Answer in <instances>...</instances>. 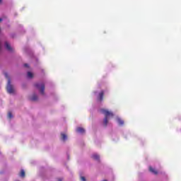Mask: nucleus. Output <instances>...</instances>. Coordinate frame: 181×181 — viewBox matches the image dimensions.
<instances>
[{
    "label": "nucleus",
    "instance_id": "obj_1",
    "mask_svg": "<svg viewBox=\"0 0 181 181\" xmlns=\"http://www.w3.org/2000/svg\"><path fill=\"white\" fill-rule=\"evenodd\" d=\"M100 112L105 115L103 124L105 127H107V125H108V117H114V114L105 109H101Z\"/></svg>",
    "mask_w": 181,
    "mask_h": 181
},
{
    "label": "nucleus",
    "instance_id": "obj_2",
    "mask_svg": "<svg viewBox=\"0 0 181 181\" xmlns=\"http://www.w3.org/2000/svg\"><path fill=\"white\" fill-rule=\"evenodd\" d=\"M4 76L6 78L8 79V83L6 86V90L8 93L9 94H13V93H15V90L13 89V86H12V84H11V78H9V75L6 72L4 73Z\"/></svg>",
    "mask_w": 181,
    "mask_h": 181
},
{
    "label": "nucleus",
    "instance_id": "obj_3",
    "mask_svg": "<svg viewBox=\"0 0 181 181\" xmlns=\"http://www.w3.org/2000/svg\"><path fill=\"white\" fill-rule=\"evenodd\" d=\"M35 87L40 90L42 95H45V83H35Z\"/></svg>",
    "mask_w": 181,
    "mask_h": 181
},
{
    "label": "nucleus",
    "instance_id": "obj_4",
    "mask_svg": "<svg viewBox=\"0 0 181 181\" xmlns=\"http://www.w3.org/2000/svg\"><path fill=\"white\" fill-rule=\"evenodd\" d=\"M104 100V90H101L98 95V101L101 103Z\"/></svg>",
    "mask_w": 181,
    "mask_h": 181
},
{
    "label": "nucleus",
    "instance_id": "obj_5",
    "mask_svg": "<svg viewBox=\"0 0 181 181\" xmlns=\"http://www.w3.org/2000/svg\"><path fill=\"white\" fill-rule=\"evenodd\" d=\"M6 49L8 50V52H12V47H11V45L8 43V42H5Z\"/></svg>",
    "mask_w": 181,
    "mask_h": 181
},
{
    "label": "nucleus",
    "instance_id": "obj_6",
    "mask_svg": "<svg viewBox=\"0 0 181 181\" xmlns=\"http://www.w3.org/2000/svg\"><path fill=\"white\" fill-rule=\"evenodd\" d=\"M76 132L79 134H84V132H86V130L83 127H78L76 129Z\"/></svg>",
    "mask_w": 181,
    "mask_h": 181
},
{
    "label": "nucleus",
    "instance_id": "obj_7",
    "mask_svg": "<svg viewBox=\"0 0 181 181\" xmlns=\"http://www.w3.org/2000/svg\"><path fill=\"white\" fill-rule=\"evenodd\" d=\"M149 171L153 175H158V170H155V168H152L151 166L149 167Z\"/></svg>",
    "mask_w": 181,
    "mask_h": 181
},
{
    "label": "nucleus",
    "instance_id": "obj_8",
    "mask_svg": "<svg viewBox=\"0 0 181 181\" xmlns=\"http://www.w3.org/2000/svg\"><path fill=\"white\" fill-rule=\"evenodd\" d=\"M93 159H94V160H100V156L97 155V154H93L92 156Z\"/></svg>",
    "mask_w": 181,
    "mask_h": 181
},
{
    "label": "nucleus",
    "instance_id": "obj_9",
    "mask_svg": "<svg viewBox=\"0 0 181 181\" xmlns=\"http://www.w3.org/2000/svg\"><path fill=\"white\" fill-rule=\"evenodd\" d=\"M37 95H33L31 98H30V100L31 101H37Z\"/></svg>",
    "mask_w": 181,
    "mask_h": 181
},
{
    "label": "nucleus",
    "instance_id": "obj_10",
    "mask_svg": "<svg viewBox=\"0 0 181 181\" xmlns=\"http://www.w3.org/2000/svg\"><path fill=\"white\" fill-rule=\"evenodd\" d=\"M61 135L62 141H66L67 139V135H66V134L62 133Z\"/></svg>",
    "mask_w": 181,
    "mask_h": 181
},
{
    "label": "nucleus",
    "instance_id": "obj_11",
    "mask_svg": "<svg viewBox=\"0 0 181 181\" xmlns=\"http://www.w3.org/2000/svg\"><path fill=\"white\" fill-rule=\"evenodd\" d=\"M20 176H21V177H25V170H21V171L20 173Z\"/></svg>",
    "mask_w": 181,
    "mask_h": 181
},
{
    "label": "nucleus",
    "instance_id": "obj_12",
    "mask_svg": "<svg viewBox=\"0 0 181 181\" xmlns=\"http://www.w3.org/2000/svg\"><path fill=\"white\" fill-rule=\"evenodd\" d=\"M27 76H28V78H33V74H32V72H28Z\"/></svg>",
    "mask_w": 181,
    "mask_h": 181
},
{
    "label": "nucleus",
    "instance_id": "obj_13",
    "mask_svg": "<svg viewBox=\"0 0 181 181\" xmlns=\"http://www.w3.org/2000/svg\"><path fill=\"white\" fill-rule=\"evenodd\" d=\"M117 122L119 125H124V120L118 119Z\"/></svg>",
    "mask_w": 181,
    "mask_h": 181
},
{
    "label": "nucleus",
    "instance_id": "obj_14",
    "mask_svg": "<svg viewBox=\"0 0 181 181\" xmlns=\"http://www.w3.org/2000/svg\"><path fill=\"white\" fill-rule=\"evenodd\" d=\"M13 116L12 115V112H9L8 114V118H12Z\"/></svg>",
    "mask_w": 181,
    "mask_h": 181
},
{
    "label": "nucleus",
    "instance_id": "obj_15",
    "mask_svg": "<svg viewBox=\"0 0 181 181\" xmlns=\"http://www.w3.org/2000/svg\"><path fill=\"white\" fill-rule=\"evenodd\" d=\"M81 181H86V177H81Z\"/></svg>",
    "mask_w": 181,
    "mask_h": 181
},
{
    "label": "nucleus",
    "instance_id": "obj_16",
    "mask_svg": "<svg viewBox=\"0 0 181 181\" xmlns=\"http://www.w3.org/2000/svg\"><path fill=\"white\" fill-rule=\"evenodd\" d=\"M24 67H29V64H24Z\"/></svg>",
    "mask_w": 181,
    "mask_h": 181
},
{
    "label": "nucleus",
    "instance_id": "obj_17",
    "mask_svg": "<svg viewBox=\"0 0 181 181\" xmlns=\"http://www.w3.org/2000/svg\"><path fill=\"white\" fill-rule=\"evenodd\" d=\"M58 181H63V180H62V178H59Z\"/></svg>",
    "mask_w": 181,
    "mask_h": 181
},
{
    "label": "nucleus",
    "instance_id": "obj_18",
    "mask_svg": "<svg viewBox=\"0 0 181 181\" xmlns=\"http://www.w3.org/2000/svg\"><path fill=\"white\" fill-rule=\"evenodd\" d=\"M0 4H2V0H0Z\"/></svg>",
    "mask_w": 181,
    "mask_h": 181
},
{
    "label": "nucleus",
    "instance_id": "obj_19",
    "mask_svg": "<svg viewBox=\"0 0 181 181\" xmlns=\"http://www.w3.org/2000/svg\"><path fill=\"white\" fill-rule=\"evenodd\" d=\"M0 22H2V18H0Z\"/></svg>",
    "mask_w": 181,
    "mask_h": 181
},
{
    "label": "nucleus",
    "instance_id": "obj_20",
    "mask_svg": "<svg viewBox=\"0 0 181 181\" xmlns=\"http://www.w3.org/2000/svg\"><path fill=\"white\" fill-rule=\"evenodd\" d=\"M1 45H0V50H1Z\"/></svg>",
    "mask_w": 181,
    "mask_h": 181
}]
</instances>
